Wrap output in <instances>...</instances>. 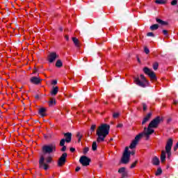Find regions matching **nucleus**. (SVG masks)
Returning <instances> with one entry per match:
<instances>
[{
  "label": "nucleus",
  "instance_id": "bb28decb",
  "mask_svg": "<svg viewBox=\"0 0 178 178\" xmlns=\"http://www.w3.org/2000/svg\"><path fill=\"white\" fill-rule=\"evenodd\" d=\"M45 161L47 163H51L52 162V157L48 156L45 159Z\"/></svg>",
  "mask_w": 178,
  "mask_h": 178
},
{
  "label": "nucleus",
  "instance_id": "f03ea898",
  "mask_svg": "<svg viewBox=\"0 0 178 178\" xmlns=\"http://www.w3.org/2000/svg\"><path fill=\"white\" fill-rule=\"evenodd\" d=\"M111 129V126L108 124H102L99 126L97 131L96 135L97 136V143H104L105 141V138H106V136L109 134V130Z\"/></svg>",
  "mask_w": 178,
  "mask_h": 178
},
{
  "label": "nucleus",
  "instance_id": "a19ab883",
  "mask_svg": "<svg viewBox=\"0 0 178 178\" xmlns=\"http://www.w3.org/2000/svg\"><path fill=\"white\" fill-rule=\"evenodd\" d=\"M92 135V132H88L86 134V137H90Z\"/></svg>",
  "mask_w": 178,
  "mask_h": 178
},
{
  "label": "nucleus",
  "instance_id": "ea45409f",
  "mask_svg": "<svg viewBox=\"0 0 178 178\" xmlns=\"http://www.w3.org/2000/svg\"><path fill=\"white\" fill-rule=\"evenodd\" d=\"M51 84L53 86H56V84H58V81L57 80H54L51 81Z\"/></svg>",
  "mask_w": 178,
  "mask_h": 178
},
{
  "label": "nucleus",
  "instance_id": "0eeeda50",
  "mask_svg": "<svg viewBox=\"0 0 178 178\" xmlns=\"http://www.w3.org/2000/svg\"><path fill=\"white\" fill-rule=\"evenodd\" d=\"M66 158H67V153H63L58 160L57 165L58 168H62L66 163Z\"/></svg>",
  "mask_w": 178,
  "mask_h": 178
},
{
  "label": "nucleus",
  "instance_id": "37998d69",
  "mask_svg": "<svg viewBox=\"0 0 178 178\" xmlns=\"http://www.w3.org/2000/svg\"><path fill=\"white\" fill-rule=\"evenodd\" d=\"M178 148V142L177 143V145L174 147V151H177Z\"/></svg>",
  "mask_w": 178,
  "mask_h": 178
},
{
  "label": "nucleus",
  "instance_id": "49530a36",
  "mask_svg": "<svg viewBox=\"0 0 178 178\" xmlns=\"http://www.w3.org/2000/svg\"><path fill=\"white\" fill-rule=\"evenodd\" d=\"M117 127H118V128L123 127V124H118L117 125Z\"/></svg>",
  "mask_w": 178,
  "mask_h": 178
},
{
  "label": "nucleus",
  "instance_id": "a878e982",
  "mask_svg": "<svg viewBox=\"0 0 178 178\" xmlns=\"http://www.w3.org/2000/svg\"><path fill=\"white\" fill-rule=\"evenodd\" d=\"M159 175H162V168H159L157 171L156 172V176H159Z\"/></svg>",
  "mask_w": 178,
  "mask_h": 178
},
{
  "label": "nucleus",
  "instance_id": "1a4fd4ad",
  "mask_svg": "<svg viewBox=\"0 0 178 178\" xmlns=\"http://www.w3.org/2000/svg\"><path fill=\"white\" fill-rule=\"evenodd\" d=\"M45 157L44 156H41L39 160V168L40 169H44V170H48L49 165L44 163Z\"/></svg>",
  "mask_w": 178,
  "mask_h": 178
},
{
  "label": "nucleus",
  "instance_id": "393cba45",
  "mask_svg": "<svg viewBox=\"0 0 178 178\" xmlns=\"http://www.w3.org/2000/svg\"><path fill=\"white\" fill-rule=\"evenodd\" d=\"M159 67V64L158 63V62H156V63H153L154 70H158Z\"/></svg>",
  "mask_w": 178,
  "mask_h": 178
},
{
  "label": "nucleus",
  "instance_id": "aec40b11",
  "mask_svg": "<svg viewBox=\"0 0 178 178\" xmlns=\"http://www.w3.org/2000/svg\"><path fill=\"white\" fill-rule=\"evenodd\" d=\"M166 0H156L155 3H158L159 5H165L166 3Z\"/></svg>",
  "mask_w": 178,
  "mask_h": 178
},
{
  "label": "nucleus",
  "instance_id": "a18cd8bd",
  "mask_svg": "<svg viewBox=\"0 0 178 178\" xmlns=\"http://www.w3.org/2000/svg\"><path fill=\"white\" fill-rule=\"evenodd\" d=\"M70 151L71 152H74V151H76V149H74V147H71V148L70 149Z\"/></svg>",
  "mask_w": 178,
  "mask_h": 178
},
{
  "label": "nucleus",
  "instance_id": "20e7f679",
  "mask_svg": "<svg viewBox=\"0 0 178 178\" xmlns=\"http://www.w3.org/2000/svg\"><path fill=\"white\" fill-rule=\"evenodd\" d=\"M134 81L137 86L140 87H147L148 86V81L143 74H141L140 78H135Z\"/></svg>",
  "mask_w": 178,
  "mask_h": 178
},
{
  "label": "nucleus",
  "instance_id": "9b49d317",
  "mask_svg": "<svg viewBox=\"0 0 178 178\" xmlns=\"http://www.w3.org/2000/svg\"><path fill=\"white\" fill-rule=\"evenodd\" d=\"M57 58H59V55L56 54L55 52L50 53L47 56L49 63H54Z\"/></svg>",
  "mask_w": 178,
  "mask_h": 178
},
{
  "label": "nucleus",
  "instance_id": "c756f323",
  "mask_svg": "<svg viewBox=\"0 0 178 178\" xmlns=\"http://www.w3.org/2000/svg\"><path fill=\"white\" fill-rule=\"evenodd\" d=\"M137 163H138V161H136L135 162H134L131 165V169H133L134 168H136V166L137 165Z\"/></svg>",
  "mask_w": 178,
  "mask_h": 178
},
{
  "label": "nucleus",
  "instance_id": "c03bdc74",
  "mask_svg": "<svg viewBox=\"0 0 178 178\" xmlns=\"http://www.w3.org/2000/svg\"><path fill=\"white\" fill-rule=\"evenodd\" d=\"M61 151L63 152H65V151H66V146H63V147H62V149H61Z\"/></svg>",
  "mask_w": 178,
  "mask_h": 178
},
{
  "label": "nucleus",
  "instance_id": "2f4dec72",
  "mask_svg": "<svg viewBox=\"0 0 178 178\" xmlns=\"http://www.w3.org/2000/svg\"><path fill=\"white\" fill-rule=\"evenodd\" d=\"M126 172V168H121L118 170V173H124Z\"/></svg>",
  "mask_w": 178,
  "mask_h": 178
},
{
  "label": "nucleus",
  "instance_id": "a211bd4d",
  "mask_svg": "<svg viewBox=\"0 0 178 178\" xmlns=\"http://www.w3.org/2000/svg\"><path fill=\"white\" fill-rule=\"evenodd\" d=\"M45 112H47V109H45V108H41L39 109V114L43 118L45 116Z\"/></svg>",
  "mask_w": 178,
  "mask_h": 178
},
{
  "label": "nucleus",
  "instance_id": "f257e3e1",
  "mask_svg": "<svg viewBox=\"0 0 178 178\" xmlns=\"http://www.w3.org/2000/svg\"><path fill=\"white\" fill-rule=\"evenodd\" d=\"M161 122H162V118L160 116H157L156 118L153 119L149 124L147 128L145 127L144 128L143 132L138 134L135 137V139L131 143L129 148H131V149L136 148V146L137 144H138V141H140V140H141L144 136H145L147 138H149V136L155 132V130L153 129H156V127L159 126Z\"/></svg>",
  "mask_w": 178,
  "mask_h": 178
},
{
  "label": "nucleus",
  "instance_id": "b1692460",
  "mask_svg": "<svg viewBox=\"0 0 178 178\" xmlns=\"http://www.w3.org/2000/svg\"><path fill=\"white\" fill-rule=\"evenodd\" d=\"M156 21L157 22V23H159V24H162V25L166 24V22H165L164 21H162V19H161L156 18Z\"/></svg>",
  "mask_w": 178,
  "mask_h": 178
},
{
  "label": "nucleus",
  "instance_id": "6ab92c4d",
  "mask_svg": "<svg viewBox=\"0 0 178 178\" xmlns=\"http://www.w3.org/2000/svg\"><path fill=\"white\" fill-rule=\"evenodd\" d=\"M63 66V63H62L61 60H57L56 62V67H62Z\"/></svg>",
  "mask_w": 178,
  "mask_h": 178
},
{
  "label": "nucleus",
  "instance_id": "f3484780",
  "mask_svg": "<svg viewBox=\"0 0 178 178\" xmlns=\"http://www.w3.org/2000/svg\"><path fill=\"white\" fill-rule=\"evenodd\" d=\"M152 163L155 165L156 166H158V165H159V159L156 156H155L154 158H153Z\"/></svg>",
  "mask_w": 178,
  "mask_h": 178
},
{
  "label": "nucleus",
  "instance_id": "423d86ee",
  "mask_svg": "<svg viewBox=\"0 0 178 178\" xmlns=\"http://www.w3.org/2000/svg\"><path fill=\"white\" fill-rule=\"evenodd\" d=\"M42 151L43 154H52V152L56 151V145L54 144L44 145L42 147Z\"/></svg>",
  "mask_w": 178,
  "mask_h": 178
},
{
  "label": "nucleus",
  "instance_id": "39448f33",
  "mask_svg": "<svg viewBox=\"0 0 178 178\" xmlns=\"http://www.w3.org/2000/svg\"><path fill=\"white\" fill-rule=\"evenodd\" d=\"M130 162V151H129V147H126L121 159V163L124 165H127Z\"/></svg>",
  "mask_w": 178,
  "mask_h": 178
},
{
  "label": "nucleus",
  "instance_id": "7ed1b4c3",
  "mask_svg": "<svg viewBox=\"0 0 178 178\" xmlns=\"http://www.w3.org/2000/svg\"><path fill=\"white\" fill-rule=\"evenodd\" d=\"M173 146V140L170 138L168 140L165 145V151L162 150L161 154V163H165L166 162V154L168 155V159L172 156V147Z\"/></svg>",
  "mask_w": 178,
  "mask_h": 178
},
{
  "label": "nucleus",
  "instance_id": "9d476101",
  "mask_svg": "<svg viewBox=\"0 0 178 178\" xmlns=\"http://www.w3.org/2000/svg\"><path fill=\"white\" fill-rule=\"evenodd\" d=\"M79 162L83 166H88L90 165V162H91V159L86 156H82L79 159Z\"/></svg>",
  "mask_w": 178,
  "mask_h": 178
},
{
  "label": "nucleus",
  "instance_id": "c85d7f7f",
  "mask_svg": "<svg viewBox=\"0 0 178 178\" xmlns=\"http://www.w3.org/2000/svg\"><path fill=\"white\" fill-rule=\"evenodd\" d=\"M66 142V140H65L64 138L61 139L60 141V147H63L65 146V143Z\"/></svg>",
  "mask_w": 178,
  "mask_h": 178
},
{
  "label": "nucleus",
  "instance_id": "412c9836",
  "mask_svg": "<svg viewBox=\"0 0 178 178\" xmlns=\"http://www.w3.org/2000/svg\"><path fill=\"white\" fill-rule=\"evenodd\" d=\"M159 28V25L158 24H153L150 26V30H152V31H154L155 30H158V29Z\"/></svg>",
  "mask_w": 178,
  "mask_h": 178
},
{
  "label": "nucleus",
  "instance_id": "72a5a7b5",
  "mask_svg": "<svg viewBox=\"0 0 178 178\" xmlns=\"http://www.w3.org/2000/svg\"><path fill=\"white\" fill-rule=\"evenodd\" d=\"M120 115V114L119 113H114L113 114V118H119Z\"/></svg>",
  "mask_w": 178,
  "mask_h": 178
},
{
  "label": "nucleus",
  "instance_id": "5fc2aeb1",
  "mask_svg": "<svg viewBox=\"0 0 178 178\" xmlns=\"http://www.w3.org/2000/svg\"><path fill=\"white\" fill-rule=\"evenodd\" d=\"M177 7H178V4H177Z\"/></svg>",
  "mask_w": 178,
  "mask_h": 178
},
{
  "label": "nucleus",
  "instance_id": "f8f14e48",
  "mask_svg": "<svg viewBox=\"0 0 178 178\" xmlns=\"http://www.w3.org/2000/svg\"><path fill=\"white\" fill-rule=\"evenodd\" d=\"M30 81L31 83H32V84L38 85V84H41L42 79L40 77L33 76L31 78Z\"/></svg>",
  "mask_w": 178,
  "mask_h": 178
},
{
  "label": "nucleus",
  "instance_id": "4468645a",
  "mask_svg": "<svg viewBox=\"0 0 178 178\" xmlns=\"http://www.w3.org/2000/svg\"><path fill=\"white\" fill-rule=\"evenodd\" d=\"M64 136L65 137V141L67 143H70L72 141V133L67 132L64 134Z\"/></svg>",
  "mask_w": 178,
  "mask_h": 178
},
{
  "label": "nucleus",
  "instance_id": "c9c22d12",
  "mask_svg": "<svg viewBox=\"0 0 178 178\" xmlns=\"http://www.w3.org/2000/svg\"><path fill=\"white\" fill-rule=\"evenodd\" d=\"M169 32L168 31V30H163V34L164 35H166V37H168V35H169Z\"/></svg>",
  "mask_w": 178,
  "mask_h": 178
},
{
  "label": "nucleus",
  "instance_id": "4be33fe9",
  "mask_svg": "<svg viewBox=\"0 0 178 178\" xmlns=\"http://www.w3.org/2000/svg\"><path fill=\"white\" fill-rule=\"evenodd\" d=\"M55 104H56V100L55 99V98H50L49 106H52V105H55Z\"/></svg>",
  "mask_w": 178,
  "mask_h": 178
},
{
  "label": "nucleus",
  "instance_id": "473e14b6",
  "mask_svg": "<svg viewBox=\"0 0 178 178\" xmlns=\"http://www.w3.org/2000/svg\"><path fill=\"white\" fill-rule=\"evenodd\" d=\"M147 37H155V35L152 32H149L147 33Z\"/></svg>",
  "mask_w": 178,
  "mask_h": 178
},
{
  "label": "nucleus",
  "instance_id": "dca6fc26",
  "mask_svg": "<svg viewBox=\"0 0 178 178\" xmlns=\"http://www.w3.org/2000/svg\"><path fill=\"white\" fill-rule=\"evenodd\" d=\"M72 41L76 48H80V41L77 38H72Z\"/></svg>",
  "mask_w": 178,
  "mask_h": 178
},
{
  "label": "nucleus",
  "instance_id": "3c124183",
  "mask_svg": "<svg viewBox=\"0 0 178 178\" xmlns=\"http://www.w3.org/2000/svg\"><path fill=\"white\" fill-rule=\"evenodd\" d=\"M174 105H177V104H178V102L177 101H174Z\"/></svg>",
  "mask_w": 178,
  "mask_h": 178
},
{
  "label": "nucleus",
  "instance_id": "e433bc0d",
  "mask_svg": "<svg viewBox=\"0 0 178 178\" xmlns=\"http://www.w3.org/2000/svg\"><path fill=\"white\" fill-rule=\"evenodd\" d=\"M172 6H175V5H177V0H173L171 1Z\"/></svg>",
  "mask_w": 178,
  "mask_h": 178
},
{
  "label": "nucleus",
  "instance_id": "7c9ffc66",
  "mask_svg": "<svg viewBox=\"0 0 178 178\" xmlns=\"http://www.w3.org/2000/svg\"><path fill=\"white\" fill-rule=\"evenodd\" d=\"M144 52L147 55H148V54H149V49H148V47H147V46L144 47Z\"/></svg>",
  "mask_w": 178,
  "mask_h": 178
},
{
  "label": "nucleus",
  "instance_id": "4c0bfd02",
  "mask_svg": "<svg viewBox=\"0 0 178 178\" xmlns=\"http://www.w3.org/2000/svg\"><path fill=\"white\" fill-rule=\"evenodd\" d=\"M143 111L144 112H145V111H147V104H145V103H143Z\"/></svg>",
  "mask_w": 178,
  "mask_h": 178
},
{
  "label": "nucleus",
  "instance_id": "ddd939ff",
  "mask_svg": "<svg viewBox=\"0 0 178 178\" xmlns=\"http://www.w3.org/2000/svg\"><path fill=\"white\" fill-rule=\"evenodd\" d=\"M151 116H152V113H149L144 118L142 122V124H145V123H147V122L149 121V119H151Z\"/></svg>",
  "mask_w": 178,
  "mask_h": 178
},
{
  "label": "nucleus",
  "instance_id": "603ef678",
  "mask_svg": "<svg viewBox=\"0 0 178 178\" xmlns=\"http://www.w3.org/2000/svg\"><path fill=\"white\" fill-rule=\"evenodd\" d=\"M33 73H37V70H34Z\"/></svg>",
  "mask_w": 178,
  "mask_h": 178
},
{
  "label": "nucleus",
  "instance_id": "864d4df0",
  "mask_svg": "<svg viewBox=\"0 0 178 178\" xmlns=\"http://www.w3.org/2000/svg\"><path fill=\"white\" fill-rule=\"evenodd\" d=\"M177 13H178V10H177Z\"/></svg>",
  "mask_w": 178,
  "mask_h": 178
},
{
  "label": "nucleus",
  "instance_id": "2eb2a0df",
  "mask_svg": "<svg viewBox=\"0 0 178 178\" xmlns=\"http://www.w3.org/2000/svg\"><path fill=\"white\" fill-rule=\"evenodd\" d=\"M59 92V87L58 86H54L51 91L50 92L51 95H56L58 92Z\"/></svg>",
  "mask_w": 178,
  "mask_h": 178
},
{
  "label": "nucleus",
  "instance_id": "09e8293b",
  "mask_svg": "<svg viewBox=\"0 0 178 178\" xmlns=\"http://www.w3.org/2000/svg\"><path fill=\"white\" fill-rule=\"evenodd\" d=\"M80 167H76L75 169V172H79V170H80Z\"/></svg>",
  "mask_w": 178,
  "mask_h": 178
},
{
  "label": "nucleus",
  "instance_id": "f704fd0d",
  "mask_svg": "<svg viewBox=\"0 0 178 178\" xmlns=\"http://www.w3.org/2000/svg\"><path fill=\"white\" fill-rule=\"evenodd\" d=\"M88 151H90V148H88V147H85V148L83 149V154H84V155H86V154H87V152H88Z\"/></svg>",
  "mask_w": 178,
  "mask_h": 178
},
{
  "label": "nucleus",
  "instance_id": "cd10ccee",
  "mask_svg": "<svg viewBox=\"0 0 178 178\" xmlns=\"http://www.w3.org/2000/svg\"><path fill=\"white\" fill-rule=\"evenodd\" d=\"M76 136L78 137V143H80V141H81V137H83V136L80 134V132H78L76 134Z\"/></svg>",
  "mask_w": 178,
  "mask_h": 178
},
{
  "label": "nucleus",
  "instance_id": "de8ad7c7",
  "mask_svg": "<svg viewBox=\"0 0 178 178\" xmlns=\"http://www.w3.org/2000/svg\"><path fill=\"white\" fill-rule=\"evenodd\" d=\"M65 38L66 41H69V35H66L65 36Z\"/></svg>",
  "mask_w": 178,
  "mask_h": 178
},
{
  "label": "nucleus",
  "instance_id": "58836bf2",
  "mask_svg": "<svg viewBox=\"0 0 178 178\" xmlns=\"http://www.w3.org/2000/svg\"><path fill=\"white\" fill-rule=\"evenodd\" d=\"M97 128V126L96 125H92L91 127H90V130L92 131H95V129Z\"/></svg>",
  "mask_w": 178,
  "mask_h": 178
},
{
  "label": "nucleus",
  "instance_id": "5701e85b",
  "mask_svg": "<svg viewBox=\"0 0 178 178\" xmlns=\"http://www.w3.org/2000/svg\"><path fill=\"white\" fill-rule=\"evenodd\" d=\"M97 142L94 141L92 144V151H97Z\"/></svg>",
  "mask_w": 178,
  "mask_h": 178
},
{
  "label": "nucleus",
  "instance_id": "8fccbe9b",
  "mask_svg": "<svg viewBox=\"0 0 178 178\" xmlns=\"http://www.w3.org/2000/svg\"><path fill=\"white\" fill-rule=\"evenodd\" d=\"M136 154L135 151L130 152V155H134Z\"/></svg>",
  "mask_w": 178,
  "mask_h": 178
},
{
  "label": "nucleus",
  "instance_id": "79ce46f5",
  "mask_svg": "<svg viewBox=\"0 0 178 178\" xmlns=\"http://www.w3.org/2000/svg\"><path fill=\"white\" fill-rule=\"evenodd\" d=\"M122 177H127V172H122Z\"/></svg>",
  "mask_w": 178,
  "mask_h": 178
},
{
  "label": "nucleus",
  "instance_id": "6e6552de",
  "mask_svg": "<svg viewBox=\"0 0 178 178\" xmlns=\"http://www.w3.org/2000/svg\"><path fill=\"white\" fill-rule=\"evenodd\" d=\"M143 72L145 74H148L149 77H150L151 80H156V75H155V72L152 70H149V68L145 67L143 68Z\"/></svg>",
  "mask_w": 178,
  "mask_h": 178
}]
</instances>
